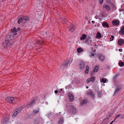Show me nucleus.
Returning a JSON list of instances; mask_svg holds the SVG:
<instances>
[{
    "mask_svg": "<svg viewBox=\"0 0 124 124\" xmlns=\"http://www.w3.org/2000/svg\"><path fill=\"white\" fill-rule=\"evenodd\" d=\"M69 60H67L64 61L62 67L64 69L65 68H67L68 67V64H69Z\"/></svg>",
    "mask_w": 124,
    "mask_h": 124,
    "instance_id": "39448f33",
    "label": "nucleus"
},
{
    "mask_svg": "<svg viewBox=\"0 0 124 124\" xmlns=\"http://www.w3.org/2000/svg\"><path fill=\"white\" fill-rule=\"evenodd\" d=\"M23 20H28L30 19V18L29 17L24 16H23Z\"/></svg>",
    "mask_w": 124,
    "mask_h": 124,
    "instance_id": "2f4dec72",
    "label": "nucleus"
},
{
    "mask_svg": "<svg viewBox=\"0 0 124 124\" xmlns=\"http://www.w3.org/2000/svg\"><path fill=\"white\" fill-rule=\"evenodd\" d=\"M66 108L68 112L71 111V113L75 114L78 113V110L73 105L70 104H69L66 106Z\"/></svg>",
    "mask_w": 124,
    "mask_h": 124,
    "instance_id": "f257e3e1",
    "label": "nucleus"
},
{
    "mask_svg": "<svg viewBox=\"0 0 124 124\" xmlns=\"http://www.w3.org/2000/svg\"><path fill=\"white\" fill-rule=\"evenodd\" d=\"M66 21L67 20H66L64 19L62 21V23H63L64 24H65L66 23Z\"/></svg>",
    "mask_w": 124,
    "mask_h": 124,
    "instance_id": "37998d69",
    "label": "nucleus"
},
{
    "mask_svg": "<svg viewBox=\"0 0 124 124\" xmlns=\"http://www.w3.org/2000/svg\"><path fill=\"white\" fill-rule=\"evenodd\" d=\"M24 107H24H23V106H22L20 107L19 108L17 109H16V110L17 111L19 112V113L20 112L22 109Z\"/></svg>",
    "mask_w": 124,
    "mask_h": 124,
    "instance_id": "cd10ccee",
    "label": "nucleus"
},
{
    "mask_svg": "<svg viewBox=\"0 0 124 124\" xmlns=\"http://www.w3.org/2000/svg\"><path fill=\"white\" fill-rule=\"evenodd\" d=\"M58 92V91L57 90H56L54 92L55 93H57Z\"/></svg>",
    "mask_w": 124,
    "mask_h": 124,
    "instance_id": "3c124183",
    "label": "nucleus"
},
{
    "mask_svg": "<svg viewBox=\"0 0 124 124\" xmlns=\"http://www.w3.org/2000/svg\"><path fill=\"white\" fill-rule=\"evenodd\" d=\"M87 102L86 100H84L82 101L81 103V105H82L85 103H86Z\"/></svg>",
    "mask_w": 124,
    "mask_h": 124,
    "instance_id": "72a5a7b5",
    "label": "nucleus"
},
{
    "mask_svg": "<svg viewBox=\"0 0 124 124\" xmlns=\"http://www.w3.org/2000/svg\"><path fill=\"white\" fill-rule=\"evenodd\" d=\"M119 33L120 34H124V26L122 27L119 31Z\"/></svg>",
    "mask_w": 124,
    "mask_h": 124,
    "instance_id": "aec40b11",
    "label": "nucleus"
},
{
    "mask_svg": "<svg viewBox=\"0 0 124 124\" xmlns=\"http://www.w3.org/2000/svg\"><path fill=\"white\" fill-rule=\"evenodd\" d=\"M119 51H120V52H122V49H119Z\"/></svg>",
    "mask_w": 124,
    "mask_h": 124,
    "instance_id": "09e8293b",
    "label": "nucleus"
},
{
    "mask_svg": "<svg viewBox=\"0 0 124 124\" xmlns=\"http://www.w3.org/2000/svg\"><path fill=\"white\" fill-rule=\"evenodd\" d=\"M85 62L82 61H81L79 65L80 68L81 70H84L85 67Z\"/></svg>",
    "mask_w": 124,
    "mask_h": 124,
    "instance_id": "7ed1b4c3",
    "label": "nucleus"
},
{
    "mask_svg": "<svg viewBox=\"0 0 124 124\" xmlns=\"http://www.w3.org/2000/svg\"><path fill=\"white\" fill-rule=\"evenodd\" d=\"M13 100L12 104H15L18 101L20 100V99L16 97H13Z\"/></svg>",
    "mask_w": 124,
    "mask_h": 124,
    "instance_id": "f8f14e48",
    "label": "nucleus"
},
{
    "mask_svg": "<svg viewBox=\"0 0 124 124\" xmlns=\"http://www.w3.org/2000/svg\"><path fill=\"white\" fill-rule=\"evenodd\" d=\"M92 23H94V21H92Z\"/></svg>",
    "mask_w": 124,
    "mask_h": 124,
    "instance_id": "4d7b16f0",
    "label": "nucleus"
},
{
    "mask_svg": "<svg viewBox=\"0 0 124 124\" xmlns=\"http://www.w3.org/2000/svg\"><path fill=\"white\" fill-rule=\"evenodd\" d=\"M101 82L103 83H105L106 82L107 80L106 79H104V78H102L101 79Z\"/></svg>",
    "mask_w": 124,
    "mask_h": 124,
    "instance_id": "e433bc0d",
    "label": "nucleus"
},
{
    "mask_svg": "<svg viewBox=\"0 0 124 124\" xmlns=\"http://www.w3.org/2000/svg\"><path fill=\"white\" fill-rule=\"evenodd\" d=\"M119 22L118 20H114L112 22V24L114 25L118 26L119 24Z\"/></svg>",
    "mask_w": 124,
    "mask_h": 124,
    "instance_id": "6e6552de",
    "label": "nucleus"
},
{
    "mask_svg": "<svg viewBox=\"0 0 124 124\" xmlns=\"http://www.w3.org/2000/svg\"><path fill=\"white\" fill-rule=\"evenodd\" d=\"M124 11V9L123 8H121L120 9H119V11L120 12H122V11Z\"/></svg>",
    "mask_w": 124,
    "mask_h": 124,
    "instance_id": "49530a36",
    "label": "nucleus"
},
{
    "mask_svg": "<svg viewBox=\"0 0 124 124\" xmlns=\"http://www.w3.org/2000/svg\"><path fill=\"white\" fill-rule=\"evenodd\" d=\"M9 120L8 118L5 117L2 120L1 124H7Z\"/></svg>",
    "mask_w": 124,
    "mask_h": 124,
    "instance_id": "423d86ee",
    "label": "nucleus"
},
{
    "mask_svg": "<svg viewBox=\"0 0 124 124\" xmlns=\"http://www.w3.org/2000/svg\"><path fill=\"white\" fill-rule=\"evenodd\" d=\"M103 0H100V3L101 4H102L103 2Z\"/></svg>",
    "mask_w": 124,
    "mask_h": 124,
    "instance_id": "a18cd8bd",
    "label": "nucleus"
},
{
    "mask_svg": "<svg viewBox=\"0 0 124 124\" xmlns=\"http://www.w3.org/2000/svg\"><path fill=\"white\" fill-rule=\"evenodd\" d=\"M75 30L74 26L73 25L71 24L69 27V31L71 32H73Z\"/></svg>",
    "mask_w": 124,
    "mask_h": 124,
    "instance_id": "0eeeda50",
    "label": "nucleus"
},
{
    "mask_svg": "<svg viewBox=\"0 0 124 124\" xmlns=\"http://www.w3.org/2000/svg\"><path fill=\"white\" fill-rule=\"evenodd\" d=\"M58 124H62V120L61 118H60V120L58 122Z\"/></svg>",
    "mask_w": 124,
    "mask_h": 124,
    "instance_id": "ea45409f",
    "label": "nucleus"
},
{
    "mask_svg": "<svg viewBox=\"0 0 124 124\" xmlns=\"http://www.w3.org/2000/svg\"><path fill=\"white\" fill-rule=\"evenodd\" d=\"M116 77V75L113 78H115Z\"/></svg>",
    "mask_w": 124,
    "mask_h": 124,
    "instance_id": "6e6d98bb",
    "label": "nucleus"
},
{
    "mask_svg": "<svg viewBox=\"0 0 124 124\" xmlns=\"http://www.w3.org/2000/svg\"><path fill=\"white\" fill-rule=\"evenodd\" d=\"M44 43L43 42V41H41L40 40H38L37 42L35 43L34 44L35 45H43Z\"/></svg>",
    "mask_w": 124,
    "mask_h": 124,
    "instance_id": "ddd939ff",
    "label": "nucleus"
},
{
    "mask_svg": "<svg viewBox=\"0 0 124 124\" xmlns=\"http://www.w3.org/2000/svg\"><path fill=\"white\" fill-rule=\"evenodd\" d=\"M96 37L98 38H100L101 37V33L99 32H98L96 34Z\"/></svg>",
    "mask_w": 124,
    "mask_h": 124,
    "instance_id": "c85d7f7f",
    "label": "nucleus"
},
{
    "mask_svg": "<svg viewBox=\"0 0 124 124\" xmlns=\"http://www.w3.org/2000/svg\"><path fill=\"white\" fill-rule=\"evenodd\" d=\"M13 100V97H7L5 98V100L7 102L11 103H12Z\"/></svg>",
    "mask_w": 124,
    "mask_h": 124,
    "instance_id": "20e7f679",
    "label": "nucleus"
},
{
    "mask_svg": "<svg viewBox=\"0 0 124 124\" xmlns=\"http://www.w3.org/2000/svg\"><path fill=\"white\" fill-rule=\"evenodd\" d=\"M35 102V100H32L28 105V108H31Z\"/></svg>",
    "mask_w": 124,
    "mask_h": 124,
    "instance_id": "dca6fc26",
    "label": "nucleus"
},
{
    "mask_svg": "<svg viewBox=\"0 0 124 124\" xmlns=\"http://www.w3.org/2000/svg\"><path fill=\"white\" fill-rule=\"evenodd\" d=\"M107 2L109 4H110V5L113 4V3H114L113 2H112V0H107Z\"/></svg>",
    "mask_w": 124,
    "mask_h": 124,
    "instance_id": "f704fd0d",
    "label": "nucleus"
},
{
    "mask_svg": "<svg viewBox=\"0 0 124 124\" xmlns=\"http://www.w3.org/2000/svg\"><path fill=\"white\" fill-rule=\"evenodd\" d=\"M121 116V114H119L118 115H116V118H117V117H119V116Z\"/></svg>",
    "mask_w": 124,
    "mask_h": 124,
    "instance_id": "c03bdc74",
    "label": "nucleus"
},
{
    "mask_svg": "<svg viewBox=\"0 0 124 124\" xmlns=\"http://www.w3.org/2000/svg\"><path fill=\"white\" fill-rule=\"evenodd\" d=\"M20 27H18L17 29V31H20Z\"/></svg>",
    "mask_w": 124,
    "mask_h": 124,
    "instance_id": "de8ad7c7",
    "label": "nucleus"
},
{
    "mask_svg": "<svg viewBox=\"0 0 124 124\" xmlns=\"http://www.w3.org/2000/svg\"><path fill=\"white\" fill-rule=\"evenodd\" d=\"M90 23V21H89V23Z\"/></svg>",
    "mask_w": 124,
    "mask_h": 124,
    "instance_id": "052dcab7",
    "label": "nucleus"
},
{
    "mask_svg": "<svg viewBox=\"0 0 124 124\" xmlns=\"http://www.w3.org/2000/svg\"><path fill=\"white\" fill-rule=\"evenodd\" d=\"M114 122V121H112L109 124H113V123Z\"/></svg>",
    "mask_w": 124,
    "mask_h": 124,
    "instance_id": "603ef678",
    "label": "nucleus"
},
{
    "mask_svg": "<svg viewBox=\"0 0 124 124\" xmlns=\"http://www.w3.org/2000/svg\"><path fill=\"white\" fill-rule=\"evenodd\" d=\"M108 122V121L107 120H106L105 119H104L103 120L102 122L101 123V124H106Z\"/></svg>",
    "mask_w": 124,
    "mask_h": 124,
    "instance_id": "bb28decb",
    "label": "nucleus"
},
{
    "mask_svg": "<svg viewBox=\"0 0 124 124\" xmlns=\"http://www.w3.org/2000/svg\"><path fill=\"white\" fill-rule=\"evenodd\" d=\"M95 18L96 19H98L99 18V17L98 16H95Z\"/></svg>",
    "mask_w": 124,
    "mask_h": 124,
    "instance_id": "8fccbe9b",
    "label": "nucleus"
},
{
    "mask_svg": "<svg viewBox=\"0 0 124 124\" xmlns=\"http://www.w3.org/2000/svg\"><path fill=\"white\" fill-rule=\"evenodd\" d=\"M114 37L112 35L111 36V37L110 38V39H112V40H110V41H111L112 40H113V39L114 38Z\"/></svg>",
    "mask_w": 124,
    "mask_h": 124,
    "instance_id": "a19ab883",
    "label": "nucleus"
},
{
    "mask_svg": "<svg viewBox=\"0 0 124 124\" xmlns=\"http://www.w3.org/2000/svg\"><path fill=\"white\" fill-rule=\"evenodd\" d=\"M91 55L93 56H94V54H93L92 53H91Z\"/></svg>",
    "mask_w": 124,
    "mask_h": 124,
    "instance_id": "864d4df0",
    "label": "nucleus"
},
{
    "mask_svg": "<svg viewBox=\"0 0 124 124\" xmlns=\"http://www.w3.org/2000/svg\"><path fill=\"white\" fill-rule=\"evenodd\" d=\"M19 113V112L17 111L16 110L15 111V112L14 113L13 115L15 116L17 115V114L18 113Z\"/></svg>",
    "mask_w": 124,
    "mask_h": 124,
    "instance_id": "4c0bfd02",
    "label": "nucleus"
},
{
    "mask_svg": "<svg viewBox=\"0 0 124 124\" xmlns=\"http://www.w3.org/2000/svg\"><path fill=\"white\" fill-rule=\"evenodd\" d=\"M95 80V78L94 77H92L91 78H89L88 79H87V80L88 81V82L89 83L91 81L94 82Z\"/></svg>",
    "mask_w": 124,
    "mask_h": 124,
    "instance_id": "2eb2a0df",
    "label": "nucleus"
},
{
    "mask_svg": "<svg viewBox=\"0 0 124 124\" xmlns=\"http://www.w3.org/2000/svg\"><path fill=\"white\" fill-rule=\"evenodd\" d=\"M98 66L96 65L94 68V72H97L98 71Z\"/></svg>",
    "mask_w": 124,
    "mask_h": 124,
    "instance_id": "7c9ffc66",
    "label": "nucleus"
},
{
    "mask_svg": "<svg viewBox=\"0 0 124 124\" xmlns=\"http://www.w3.org/2000/svg\"><path fill=\"white\" fill-rule=\"evenodd\" d=\"M98 57L102 61H103L104 59V57L102 55H99Z\"/></svg>",
    "mask_w": 124,
    "mask_h": 124,
    "instance_id": "393cba45",
    "label": "nucleus"
},
{
    "mask_svg": "<svg viewBox=\"0 0 124 124\" xmlns=\"http://www.w3.org/2000/svg\"><path fill=\"white\" fill-rule=\"evenodd\" d=\"M33 111L34 113H38L39 112V111L37 110H34Z\"/></svg>",
    "mask_w": 124,
    "mask_h": 124,
    "instance_id": "79ce46f5",
    "label": "nucleus"
},
{
    "mask_svg": "<svg viewBox=\"0 0 124 124\" xmlns=\"http://www.w3.org/2000/svg\"><path fill=\"white\" fill-rule=\"evenodd\" d=\"M119 65L120 67L123 66H124V62L122 61L120 62L119 63Z\"/></svg>",
    "mask_w": 124,
    "mask_h": 124,
    "instance_id": "473e14b6",
    "label": "nucleus"
},
{
    "mask_svg": "<svg viewBox=\"0 0 124 124\" xmlns=\"http://www.w3.org/2000/svg\"><path fill=\"white\" fill-rule=\"evenodd\" d=\"M111 5L112 6L113 10H115L116 9V8L115 4V3L114 2L113 4Z\"/></svg>",
    "mask_w": 124,
    "mask_h": 124,
    "instance_id": "5701e85b",
    "label": "nucleus"
},
{
    "mask_svg": "<svg viewBox=\"0 0 124 124\" xmlns=\"http://www.w3.org/2000/svg\"><path fill=\"white\" fill-rule=\"evenodd\" d=\"M23 16H19L18 17L17 19H18V23L20 24V23L21 22H22L23 21Z\"/></svg>",
    "mask_w": 124,
    "mask_h": 124,
    "instance_id": "9d476101",
    "label": "nucleus"
},
{
    "mask_svg": "<svg viewBox=\"0 0 124 124\" xmlns=\"http://www.w3.org/2000/svg\"><path fill=\"white\" fill-rule=\"evenodd\" d=\"M87 95H90L92 97H94V94L93 92L91 90L89 89L87 92Z\"/></svg>",
    "mask_w": 124,
    "mask_h": 124,
    "instance_id": "9b49d317",
    "label": "nucleus"
},
{
    "mask_svg": "<svg viewBox=\"0 0 124 124\" xmlns=\"http://www.w3.org/2000/svg\"><path fill=\"white\" fill-rule=\"evenodd\" d=\"M86 42H87V43L89 45H92L93 43H92V41L90 40V39H86Z\"/></svg>",
    "mask_w": 124,
    "mask_h": 124,
    "instance_id": "f3484780",
    "label": "nucleus"
},
{
    "mask_svg": "<svg viewBox=\"0 0 124 124\" xmlns=\"http://www.w3.org/2000/svg\"><path fill=\"white\" fill-rule=\"evenodd\" d=\"M102 25L104 27H109V25L106 22H104L102 23Z\"/></svg>",
    "mask_w": 124,
    "mask_h": 124,
    "instance_id": "b1692460",
    "label": "nucleus"
},
{
    "mask_svg": "<svg viewBox=\"0 0 124 124\" xmlns=\"http://www.w3.org/2000/svg\"><path fill=\"white\" fill-rule=\"evenodd\" d=\"M9 39H7L6 40V45L8 46L9 47H10L12 45V43L9 41Z\"/></svg>",
    "mask_w": 124,
    "mask_h": 124,
    "instance_id": "412c9836",
    "label": "nucleus"
},
{
    "mask_svg": "<svg viewBox=\"0 0 124 124\" xmlns=\"http://www.w3.org/2000/svg\"><path fill=\"white\" fill-rule=\"evenodd\" d=\"M63 123V121H62V123Z\"/></svg>",
    "mask_w": 124,
    "mask_h": 124,
    "instance_id": "680f3d73",
    "label": "nucleus"
},
{
    "mask_svg": "<svg viewBox=\"0 0 124 124\" xmlns=\"http://www.w3.org/2000/svg\"><path fill=\"white\" fill-rule=\"evenodd\" d=\"M61 91H62V88L61 89Z\"/></svg>",
    "mask_w": 124,
    "mask_h": 124,
    "instance_id": "bf43d9fd",
    "label": "nucleus"
},
{
    "mask_svg": "<svg viewBox=\"0 0 124 124\" xmlns=\"http://www.w3.org/2000/svg\"><path fill=\"white\" fill-rule=\"evenodd\" d=\"M111 116L110 115H109L107 116V117L106 118H105V119L106 120H107L108 121V119Z\"/></svg>",
    "mask_w": 124,
    "mask_h": 124,
    "instance_id": "58836bf2",
    "label": "nucleus"
},
{
    "mask_svg": "<svg viewBox=\"0 0 124 124\" xmlns=\"http://www.w3.org/2000/svg\"><path fill=\"white\" fill-rule=\"evenodd\" d=\"M103 8H106L108 11H109L110 10V7L108 5L104 4L103 7Z\"/></svg>",
    "mask_w": 124,
    "mask_h": 124,
    "instance_id": "4468645a",
    "label": "nucleus"
},
{
    "mask_svg": "<svg viewBox=\"0 0 124 124\" xmlns=\"http://www.w3.org/2000/svg\"><path fill=\"white\" fill-rule=\"evenodd\" d=\"M89 69V66H88L86 65V70L85 71V74H87L88 73Z\"/></svg>",
    "mask_w": 124,
    "mask_h": 124,
    "instance_id": "4be33fe9",
    "label": "nucleus"
},
{
    "mask_svg": "<svg viewBox=\"0 0 124 124\" xmlns=\"http://www.w3.org/2000/svg\"><path fill=\"white\" fill-rule=\"evenodd\" d=\"M68 96L70 101H72L73 100L74 97L73 94L71 93H70L69 94Z\"/></svg>",
    "mask_w": 124,
    "mask_h": 124,
    "instance_id": "6ab92c4d",
    "label": "nucleus"
},
{
    "mask_svg": "<svg viewBox=\"0 0 124 124\" xmlns=\"http://www.w3.org/2000/svg\"><path fill=\"white\" fill-rule=\"evenodd\" d=\"M116 118V117H115V118H114V120H113V121H114V122L116 120V118Z\"/></svg>",
    "mask_w": 124,
    "mask_h": 124,
    "instance_id": "5fc2aeb1",
    "label": "nucleus"
},
{
    "mask_svg": "<svg viewBox=\"0 0 124 124\" xmlns=\"http://www.w3.org/2000/svg\"><path fill=\"white\" fill-rule=\"evenodd\" d=\"M77 51L79 53L82 52L83 51V50L80 48H78L77 49Z\"/></svg>",
    "mask_w": 124,
    "mask_h": 124,
    "instance_id": "c756f323",
    "label": "nucleus"
},
{
    "mask_svg": "<svg viewBox=\"0 0 124 124\" xmlns=\"http://www.w3.org/2000/svg\"><path fill=\"white\" fill-rule=\"evenodd\" d=\"M86 87L87 88H88V86H86Z\"/></svg>",
    "mask_w": 124,
    "mask_h": 124,
    "instance_id": "13d9d810",
    "label": "nucleus"
},
{
    "mask_svg": "<svg viewBox=\"0 0 124 124\" xmlns=\"http://www.w3.org/2000/svg\"><path fill=\"white\" fill-rule=\"evenodd\" d=\"M102 92L100 91H98L97 92V95L98 97L100 98L101 97Z\"/></svg>",
    "mask_w": 124,
    "mask_h": 124,
    "instance_id": "a878e982",
    "label": "nucleus"
},
{
    "mask_svg": "<svg viewBox=\"0 0 124 124\" xmlns=\"http://www.w3.org/2000/svg\"><path fill=\"white\" fill-rule=\"evenodd\" d=\"M122 88V87L120 86H117L116 89L113 96L115 95H116L120 92V91L121 89Z\"/></svg>",
    "mask_w": 124,
    "mask_h": 124,
    "instance_id": "f03ea898",
    "label": "nucleus"
},
{
    "mask_svg": "<svg viewBox=\"0 0 124 124\" xmlns=\"http://www.w3.org/2000/svg\"><path fill=\"white\" fill-rule=\"evenodd\" d=\"M117 43L118 45L122 46L124 44V40L122 39H119L118 40Z\"/></svg>",
    "mask_w": 124,
    "mask_h": 124,
    "instance_id": "1a4fd4ad",
    "label": "nucleus"
},
{
    "mask_svg": "<svg viewBox=\"0 0 124 124\" xmlns=\"http://www.w3.org/2000/svg\"><path fill=\"white\" fill-rule=\"evenodd\" d=\"M96 124L95 123H94V124Z\"/></svg>",
    "mask_w": 124,
    "mask_h": 124,
    "instance_id": "e2e57ef3",
    "label": "nucleus"
},
{
    "mask_svg": "<svg viewBox=\"0 0 124 124\" xmlns=\"http://www.w3.org/2000/svg\"><path fill=\"white\" fill-rule=\"evenodd\" d=\"M61 113V112H60L59 113Z\"/></svg>",
    "mask_w": 124,
    "mask_h": 124,
    "instance_id": "0e129e2a",
    "label": "nucleus"
},
{
    "mask_svg": "<svg viewBox=\"0 0 124 124\" xmlns=\"http://www.w3.org/2000/svg\"><path fill=\"white\" fill-rule=\"evenodd\" d=\"M11 31L12 33H15L16 32V30L15 27H14L13 29H12Z\"/></svg>",
    "mask_w": 124,
    "mask_h": 124,
    "instance_id": "c9c22d12",
    "label": "nucleus"
},
{
    "mask_svg": "<svg viewBox=\"0 0 124 124\" xmlns=\"http://www.w3.org/2000/svg\"><path fill=\"white\" fill-rule=\"evenodd\" d=\"M87 36L85 34H83L82 35L80 39L81 40H85Z\"/></svg>",
    "mask_w": 124,
    "mask_h": 124,
    "instance_id": "a211bd4d",
    "label": "nucleus"
}]
</instances>
